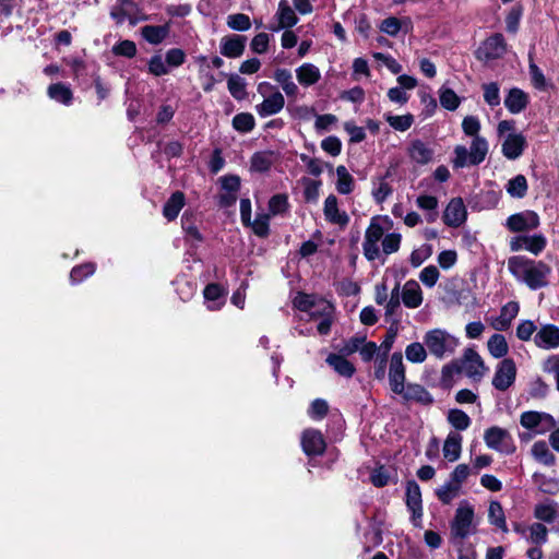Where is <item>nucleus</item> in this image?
<instances>
[{"label":"nucleus","instance_id":"37","mask_svg":"<svg viewBox=\"0 0 559 559\" xmlns=\"http://www.w3.org/2000/svg\"><path fill=\"white\" fill-rule=\"evenodd\" d=\"M47 94L52 100L61 103L66 106L72 103V91L70 86L64 83H55L49 85Z\"/></svg>","mask_w":559,"mask_h":559},{"label":"nucleus","instance_id":"55","mask_svg":"<svg viewBox=\"0 0 559 559\" xmlns=\"http://www.w3.org/2000/svg\"><path fill=\"white\" fill-rule=\"evenodd\" d=\"M548 530L542 523H533L528 527L527 540L535 545H543L547 542Z\"/></svg>","mask_w":559,"mask_h":559},{"label":"nucleus","instance_id":"56","mask_svg":"<svg viewBox=\"0 0 559 559\" xmlns=\"http://www.w3.org/2000/svg\"><path fill=\"white\" fill-rule=\"evenodd\" d=\"M254 126V117L249 112L237 114L233 118V127L239 132H250Z\"/></svg>","mask_w":559,"mask_h":559},{"label":"nucleus","instance_id":"27","mask_svg":"<svg viewBox=\"0 0 559 559\" xmlns=\"http://www.w3.org/2000/svg\"><path fill=\"white\" fill-rule=\"evenodd\" d=\"M405 401L416 402L423 405H429L433 402L432 395L420 384L408 383L404 386V392L399 393Z\"/></svg>","mask_w":559,"mask_h":559},{"label":"nucleus","instance_id":"40","mask_svg":"<svg viewBox=\"0 0 559 559\" xmlns=\"http://www.w3.org/2000/svg\"><path fill=\"white\" fill-rule=\"evenodd\" d=\"M532 478L538 490L544 493L556 495L559 491L558 478L549 477L542 473H534Z\"/></svg>","mask_w":559,"mask_h":559},{"label":"nucleus","instance_id":"52","mask_svg":"<svg viewBox=\"0 0 559 559\" xmlns=\"http://www.w3.org/2000/svg\"><path fill=\"white\" fill-rule=\"evenodd\" d=\"M227 87L235 99L242 100L247 97L246 82L239 75H230L227 81Z\"/></svg>","mask_w":559,"mask_h":559},{"label":"nucleus","instance_id":"42","mask_svg":"<svg viewBox=\"0 0 559 559\" xmlns=\"http://www.w3.org/2000/svg\"><path fill=\"white\" fill-rule=\"evenodd\" d=\"M427 350L425 343L413 342L405 347V357L412 364H423L428 357Z\"/></svg>","mask_w":559,"mask_h":559},{"label":"nucleus","instance_id":"54","mask_svg":"<svg viewBox=\"0 0 559 559\" xmlns=\"http://www.w3.org/2000/svg\"><path fill=\"white\" fill-rule=\"evenodd\" d=\"M402 235L399 233H390L384 236L381 242V254H392L399 251L401 247Z\"/></svg>","mask_w":559,"mask_h":559},{"label":"nucleus","instance_id":"34","mask_svg":"<svg viewBox=\"0 0 559 559\" xmlns=\"http://www.w3.org/2000/svg\"><path fill=\"white\" fill-rule=\"evenodd\" d=\"M142 37L152 45L160 44L169 34L168 24L145 25L141 28Z\"/></svg>","mask_w":559,"mask_h":559},{"label":"nucleus","instance_id":"29","mask_svg":"<svg viewBox=\"0 0 559 559\" xmlns=\"http://www.w3.org/2000/svg\"><path fill=\"white\" fill-rule=\"evenodd\" d=\"M462 436L457 432H450L443 443L442 453L449 462L460 459L462 452Z\"/></svg>","mask_w":559,"mask_h":559},{"label":"nucleus","instance_id":"32","mask_svg":"<svg viewBox=\"0 0 559 559\" xmlns=\"http://www.w3.org/2000/svg\"><path fill=\"white\" fill-rule=\"evenodd\" d=\"M274 80L281 85L283 92L288 97H296L299 93L298 85L294 82L289 70L280 68L274 71Z\"/></svg>","mask_w":559,"mask_h":559},{"label":"nucleus","instance_id":"45","mask_svg":"<svg viewBox=\"0 0 559 559\" xmlns=\"http://www.w3.org/2000/svg\"><path fill=\"white\" fill-rule=\"evenodd\" d=\"M461 493V487L449 479L441 487L436 489V496L443 504H450Z\"/></svg>","mask_w":559,"mask_h":559},{"label":"nucleus","instance_id":"22","mask_svg":"<svg viewBox=\"0 0 559 559\" xmlns=\"http://www.w3.org/2000/svg\"><path fill=\"white\" fill-rule=\"evenodd\" d=\"M391 174L377 175L371 178V197L377 204H382L392 193L393 188L388 181Z\"/></svg>","mask_w":559,"mask_h":559},{"label":"nucleus","instance_id":"44","mask_svg":"<svg viewBox=\"0 0 559 559\" xmlns=\"http://www.w3.org/2000/svg\"><path fill=\"white\" fill-rule=\"evenodd\" d=\"M487 347L493 358H503L509 352L507 340L502 334H493L488 340Z\"/></svg>","mask_w":559,"mask_h":559},{"label":"nucleus","instance_id":"8","mask_svg":"<svg viewBox=\"0 0 559 559\" xmlns=\"http://www.w3.org/2000/svg\"><path fill=\"white\" fill-rule=\"evenodd\" d=\"M484 441L489 449L507 455L514 453L516 449L511 433L498 426L485 430Z\"/></svg>","mask_w":559,"mask_h":559},{"label":"nucleus","instance_id":"63","mask_svg":"<svg viewBox=\"0 0 559 559\" xmlns=\"http://www.w3.org/2000/svg\"><path fill=\"white\" fill-rule=\"evenodd\" d=\"M269 224H270V214H258L254 221H251V226L253 233L260 237L266 236L269 234Z\"/></svg>","mask_w":559,"mask_h":559},{"label":"nucleus","instance_id":"58","mask_svg":"<svg viewBox=\"0 0 559 559\" xmlns=\"http://www.w3.org/2000/svg\"><path fill=\"white\" fill-rule=\"evenodd\" d=\"M227 26L235 31L245 32L251 27V21L243 13L230 14L227 16Z\"/></svg>","mask_w":559,"mask_h":559},{"label":"nucleus","instance_id":"61","mask_svg":"<svg viewBox=\"0 0 559 559\" xmlns=\"http://www.w3.org/2000/svg\"><path fill=\"white\" fill-rule=\"evenodd\" d=\"M459 368L455 360L451 361L448 365H444L441 370V384L443 388H451L454 383V376L459 374Z\"/></svg>","mask_w":559,"mask_h":559},{"label":"nucleus","instance_id":"20","mask_svg":"<svg viewBox=\"0 0 559 559\" xmlns=\"http://www.w3.org/2000/svg\"><path fill=\"white\" fill-rule=\"evenodd\" d=\"M534 516L549 524L557 522L554 532L559 534V504L556 501L547 500L537 503L534 508Z\"/></svg>","mask_w":559,"mask_h":559},{"label":"nucleus","instance_id":"62","mask_svg":"<svg viewBox=\"0 0 559 559\" xmlns=\"http://www.w3.org/2000/svg\"><path fill=\"white\" fill-rule=\"evenodd\" d=\"M94 272L95 265L92 263H85L72 269L70 273V281L72 284L81 283L84 278L92 275Z\"/></svg>","mask_w":559,"mask_h":559},{"label":"nucleus","instance_id":"28","mask_svg":"<svg viewBox=\"0 0 559 559\" xmlns=\"http://www.w3.org/2000/svg\"><path fill=\"white\" fill-rule=\"evenodd\" d=\"M528 104V95L521 88L513 87L504 98V106L511 114H520Z\"/></svg>","mask_w":559,"mask_h":559},{"label":"nucleus","instance_id":"12","mask_svg":"<svg viewBox=\"0 0 559 559\" xmlns=\"http://www.w3.org/2000/svg\"><path fill=\"white\" fill-rule=\"evenodd\" d=\"M389 383L391 390L397 394L404 392L405 386V366L401 353H393L389 362Z\"/></svg>","mask_w":559,"mask_h":559},{"label":"nucleus","instance_id":"2","mask_svg":"<svg viewBox=\"0 0 559 559\" xmlns=\"http://www.w3.org/2000/svg\"><path fill=\"white\" fill-rule=\"evenodd\" d=\"M293 304L298 310L307 312L311 320H319L317 326L319 334L330 333L335 319V307L332 302L314 295L298 293Z\"/></svg>","mask_w":559,"mask_h":559},{"label":"nucleus","instance_id":"24","mask_svg":"<svg viewBox=\"0 0 559 559\" xmlns=\"http://www.w3.org/2000/svg\"><path fill=\"white\" fill-rule=\"evenodd\" d=\"M297 82L305 88L313 86L321 80L320 69L310 62H305L295 69Z\"/></svg>","mask_w":559,"mask_h":559},{"label":"nucleus","instance_id":"9","mask_svg":"<svg viewBox=\"0 0 559 559\" xmlns=\"http://www.w3.org/2000/svg\"><path fill=\"white\" fill-rule=\"evenodd\" d=\"M520 424L537 435H544L556 427V420L550 414L535 411L522 413Z\"/></svg>","mask_w":559,"mask_h":559},{"label":"nucleus","instance_id":"50","mask_svg":"<svg viewBox=\"0 0 559 559\" xmlns=\"http://www.w3.org/2000/svg\"><path fill=\"white\" fill-rule=\"evenodd\" d=\"M439 100L443 108L451 111L457 109L461 104V98L457 96V94L453 90L445 86H442L439 90Z\"/></svg>","mask_w":559,"mask_h":559},{"label":"nucleus","instance_id":"53","mask_svg":"<svg viewBox=\"0 0 559 559\" xmlns=\"http://www.w3.org/2000/svg\"><path fill=\"white\" fill-rule=\"evenodd\" d=\"M147 70L154 76L167 75L170 72L165 59L160 53L153 55L147 61Z\"/></svg>","mask_w":559,"mask_h":559},{"label":"nucleus","instance_id":"14","mask_svg":"<svg viewBox=\"0 0 559 559\" xmlns=\"http://www.w3.org/2000/svg\"><path fill=\"white\" fill-rule=\"evenodd\" d=\"M323 215L328 223L345 227L349 223V215L342 210L335 194H329L323 203Z\"/></svg>","mask_w":559,"mask_h":559},{"label":"nucleus","instance_id":"21","mask_svg":"<svg viewBox=\"0 0 559 559\" xmlns=\"http://www.w3.org/2000/svg\"><path fill=\"white\" fill-rule=\"evenodd\" d=\"M534 343L543 349L559 347V328L554 324L543 325L534 336Z\"/></svg>","mask_w":559,"mask_h":559},{"label":"nucleus","instance_id":"26","mask_svg":"<svg viewBox=\"0 0 559 559\" xmlns=\"http://www.w3.org/2000/svg\"><path fill=\"white\" fill-rule=\"evenodd\" d=\"M409 158L419 165H426L433 158V150L420 140H415L408 146Z\"/></svg>","mask_w":559,"mask_h":559},{"label":"nucleus","instance_id":"49","mask_svg":"<svg viewBox=\"0 0 559 559\" xmlns=\"http://www.w3.org/2000/svg\"><path fill=\"white\" fill-rule=\"evenodd\" d=\"M506 189L512 198L521 199L527 192V180L523 175H518L508 181Z\"/></svg>","mask_w":559,"mask_h":559},{"label":"nucleus","instance_id":"60","mask_svg":"<svg viewBox=\"0 0 559 559\" xmlns=\"http://www.w3.org/2000/svg\"><path fill=\"white\" fill-rule=\"evenodd\" d=\"M484 100L490 106L496 107L500 104V90L497 83L491 82L483 85Z\"/></svg>","mask_w":559,"mask_h":559},{"label":"nucleus","instance_id":"41","mask_svg":"<svg viewBox=\"0 0 559 559\" xmlns=\"http://www.w3.org/2000/svg\"><path fill=\"white\" fill-rule=\"evenodd\" d=\"M438 199L433 195L421 194L416 199V205L427 212L426 219L429 223H432L437 219L438 213Z\"/></svg>","mask_w":559,"mask_h":559},{"label":"nucleus","instance_id":"33","mask_svg":"<svg viewBox=\"0 0 559 559\" xmlns=\"http://www.w3.org/2000/svg\"><path fill=\"white\" fill-rule=\"evenodd\" d=\"M412 27V22L409 17H405L403 20H400L395 16H389L384 19L381 24L379 25V29L389 35V36H396L400 31L403 28L405 32H407Z\"/></svg>","mask_w":559,"mask_h":559},{"label":"nucleus","instance_id":"59","mask_svg":"<svg viewBox=\"0 0 559 559\" xmlns=\"http://www.w3.org/2000/svg\"><path fill=\"white\" fill-rule=\"evenodd\" d=\"M432 254V247L430 245H421L414 249L409 257V262L414 267L421 265Z\"/></svg>","mask_w":559,"mask_h":559},{"label":"nucleus","instance_id":"25","mask_svg":"<svg viewBox=\"0 0 559 559\" xmlns=\"http://www.w3.org/2000/svg\"><path fill=\"white\" fill-rule=\"evenodd\" d=\"M278 25L271 29L277 32L282 28H290L298 23V17L287 0H281L276 12Z\"/></svg>","mask_w":559,"mask_h":559},{"label":"nucleus","instance_id":"19","mask_svg":"<svg viewBox=\"0 0 559 559\" xmlns=\"http://www.w3.org/2000/svg\"><path fill=\"white\" fill-rule=\"evenodd\" d=\"M301 447L307 455H321L325 450V440L316 429H307L301 436Z\"/></svg>","mask_w":559,"mask_h":559},{"label":"nucleus","instance_id":"16","mask_svg":"<svg viewBox=\"0 0 559 559\" xmlns=\"http://www.w3.org/2000/svg\"><path fill=\"white\" fill-rule=\"evenodd\" d=\"M526 146L525 135L522 133H509L502 141L501 152L506 158L514 160L522 156Z\"/></svg>","mask_w":559,"mask_h":559},{"label":"nucleus","instance_id":"4","mask_svg":"<svg viewBox=\"0 0 559 559\" xmlns=\"http://www.w3.org/2000/svg\"><path fill=\"white\" fill-rule=\"evenodd\" d=\"M423 340L429 353L438 359L451 356L460 345L459 338L443 329L427 331Z\"/></svg>","mask_w":559,"mask_h":559},{"label":"nucleus","instance_id":"64","mask_svg":"<svg viewBox=\"0 0 559 559\" xmlns=\"http://www.w3.org/2000/svg\"><path fill=\"white\" fill-rule=\"evenodd\" d=\"M439 276H440V273L435 265H428V266L424 267L419 273L420 282L425 286L430 287V288L437 284Z\"/></svg>","mask_w":559,"mask_h":559},{"label":"nucleus","instance_id":"17","mask_svg":"<svg viewBox=\"0 0 559 559\" xmlns=\"http://www.w3.org/2000/svg\"><path fill=\"white\" fill-rule=\"evenodd\" d=\"M467 216V211L465 204L461 198L452 199L443 213V222L445 225L450 227H459L465 221Z\"/></svg>","mask_w":559,"mask_h":559},{"label":"nucleus","instance_id":"47","mask_svg":"<svg viewBox=\"0 0 559 559\" xmlns=\"http://www.w3.org/2000/svg\"><path fill=\"white\" fill-rule=\"evenodd\" d=\"M273 164V154L271 152L254 153L250 160V168L252 171L264 173L267 171Z\"/></svg>","mask_w":559,"mask_h":559},{"label":"nucleus","instance_id":"57","mask_svg":"<svg viewBox=\"0 0 559 559\" xmlns=\"http://www.w3.org/2000/svg\"><path fill=\"white\" fill-rule=\"evenodd\" d=\"M289 207L286 194H275L269 201V211L271 215H281L287 212Z\"/></svg>","mask_w":559,"mask_h":559},{"label":"nucleus","instance_id":"1","mask_svg":"<svg viewBox=\"0 0 559 559\" xmlns=\"http://www.w3.org/2000/svg\"><path fill=\"white\" fill-rule=\"evenodd\" d=\"M507 265L518 282L533 290L548 285L551 267L544 261L528 259L524 255H513L508 259Z\"/></svg>","mask_w":559,"mask_h":559},{"label":"nucleus","instance_id":"23","mask_svg":"<svg viewBox=\"0 0 559 559\" xmlns=\"http://www.w3.org/2000/svg\"><path fill=\"white\" fill-rule=\"evenodd\" d=\"M401 298L405 307L409 309L418 308L424 299L419 284L414 280L407 281L402 287Z\"/></svg>","mask_w":559,"mask_h":559},{"label":"nucleus","instance_id":"15","mask_svg":"<svg viewBox=\"0 0 559 559\" xmlns=\"http://www.w3.org/2000/svg\"><path fill=\"white\" fill-rule=\"evenodd\" d=\"M406 506L412 512V523L415 526H420L423 516L421 491L414 480L408 481L406 485Z\"/></svg>","mask_w":559,"mask_h":559},{"label":"nucleus","instance_id":"6","mask_svg":"<svg viewBox=\"0 0 559 559\" xmlns=\"http://www.w3.org/2000/svg\"><path fill=\"white\" fill-rule=\"evenodd\" d=\"M455 362L460 373L463 372L467 378L476 382L480 381L488 371L483 358L473 348L465 349L463 356L455 360Z\"/></svg>","mask_w":559,"mask_h":559},{"label":"nucleus","instance_id":"48","mask_svg":"<svg viewBox=\"0 0 559 559\" xmlns=\"http://www.w3.org/2000/svg\"><path fill=\"white\" fill-rule=\"evenodd\" d=\"M385 120L394 130L405 132L413 126L414 116L412 114L401 116L386 114Z\"/></svg>","mask_w":559,"mask_h":559},{"label":"nucleus","instance_id":"36","mask_svg":"<svg viewBox=\"0 0 559 559\" xmlns=\"http://www.w3.org/2000/svg\"><path fill=\"white\" fill-rule=\"evenodd\" d=\"M185 206V194L180 191L174 192L163 207V215L168 221H174Z\"/></svg>","mask_w":559,"mask_h":559},{"label":"nucleus","instance_id":"46","mask_svg":"<svg viewBox=\"0 0 559 559\" xmlns=\"http://www.w3.org/2000/svg\"><path fill=\"white\" fill-rule=\"evenodd\" d=\"M488 520L490 524L497 526L503 532H508L504 512L500 502H490L488 508Z\"/></svg>","mask_w":559,"mask_h":559},{"label":"nucleus","instance_id":"51","mask_svg":"<svg viewBox=\"0 0 559 559\" xmlns=\"http://www.w3.org/2000/svg\"><path fill=\"white\" fill-rule=\"evenodd\" d=\"M447 418L451 426L456 430H466L471 425V418L468 415L457 408L450 409Z\"/></svg>","mask_w":559,"mask_h":559},{"label":"nucleus","instance_id":"43","mask_svg":"<svg viewBox=\"0 0 559 559\" xmlns=\"http://www.w3.org/2000/svg\"><path fill=\"white\" fill-rule=\"evenodd\" d=\"M204 298L207 302V308L210 310H218L223 305L224 300L223 297V290L219 285L217 284H209L204 289Z\"/></svg>","mask_w":559,"mask_h":559},{"label":"nucleus","instance_id":"5","mask_svg":"<svg viewBox=\"0 0 559 559\" xmlns=\"http://www.w3.org/2000/svg\"><path fill=\"white\" fill-rule=\"evenodd\" d=\"M258 93L263 97L262 103L255 105V112L261 118L278 114L285 106L284 95L270 82H261L257 87Z\"/></svg>","mask_w":559,"mask_h":559},{"label":"nucleus","instance_id":"10","mask_svg":"<svg viewBox=\"0 0 559 559\" xmlns=\"http://www.w3.org/2000/svg\"><path fill=\"white\" fill-rule=\"evenodd\" d=\"M516 365L511 358H503L496 367L492 385L499 391H507L515 382Z\"/></svg>","mask_w":559,"mask_h":559},{"label":"nucleus","instance_id":"35","mask_svg":"<svg viewBox=\"0 0 559 559\" xmlns=\"http://www.w3.org/2000/svg\"><path fill=\"white\" fill-rule=\"evenodd\" d=\"M336 178L337 179H336L335 188L340 194L346 195L354 191L355 179L349 174V171L347 170V168L345 166L340 165L336 167Z\"/></svg>","mask_w":559,"mask_h":559},{"label":"nucleus","instance_id":"3","mask_svg":"<svg viewBox=\"0 0 559 559\" xmlns=\"http://www.w3.org/2000/svg\"><path fill=\"white\" fill-rule=\"evenodd\" d=\"M392 226V221L389 216H373L366 228L362 241V252L368 261H376L381 258V250L379 242L385 236V226Z\"/></svg>","mask_w":559,"mask_h":559},{"label":"nucleus","instance_id":"39","mask_svg":"<svg viewBox=\"0 0 559 559\" xmlns=\"http://www.w3.org/2000/svg\"><path fill=\"white\" fill-rule=\"evenodd\" d=\"M488 153V143L485 138L476 136L472 140L469 148V164H480Z\"/></svg>","mask_w":559,"mask_h":559},{"label":"nucleus","instance_id":"30","mask_svg":"<svg viewBox=\"0 0 559 559\" xmlns=\"http://www.w3.org/2000/svg\"><path fill=\"white\" fill-rule=\"evenodd\" d=\"M245 44L242 36L224 37L221 40V53L227 58H238L243 53Z\"/></svg>","mask_w":559,"mask_h":559},{"label":"nucleus","instance_id":"18","mask_svg":"<svg viewBox=\"0 0 559 559\" xmlns=\"http://www.w3.org/2000/svg\"><path fill=\"white\" fill-rule=\"evenodd\" d=\"M507 50V44L501 34H495L487 38L478 49L479 58L486 60L497 59Z\"/></svg>","mask_w":559,"mask_h":559},{"label":"nucleus","instance_id":"11","mask_svg":"<svg viewBox=\"0 0 559 559\" xmlns=\"http://www.w3.org/2000/svg\"><path fill=\"white\" fill-rule=\"evenodd\" d=\"M547 246V239L542 234L513 237L510 240V249L513 252L528 251L533 255H539Z\"/></svg>","mask_w":559,"mask_h":559},{"label":"nucleus","instance_id":"7","mask_svg":"<svg viewBox=\"0 0 559 559\" xmlns=\"http://www.w3.org/2000/svg\"><path fill=\"white\" fill-rule=\"evenodd\" d=\"M474 509L467 501H462L451 522V534L456 538H466L474 533Z\"/></svg>","mask_w":559,"mask_h":559},{"label":"nucleus","instance_id":"31","mask_svg":"<svg viewBox=\"0 0 559 559\" xmlns=\"http://www.w3.org/2000/svg\"><path fill=\"white\" fill-rule=\"evenodd\" d=\"M326 364L340 376L350 378L355 371V366L342 354H330L326 357Z\"/></svg>","mask_w":559,"mask_h":559},{"label":"nucleus","instance_id":"38","mask_svg":"<svg viewBox=\"0 0 559 559\" xmlns=\"http://www.w3.org/2000/svg\"><path fill=\"white\" fill-rule=\"evenodd\" d=\"M531 454L535 461L546 466H552L556 463V456L549 450L545 441H536L532 445Z\"/></svg>","mask_w":559,"mask_h":559},{"label":"nucleus","instance_id":"13","mask_svg":"<svg viewBox=\"0 0 559 559\" xmlns=\"http://www.w3.org/2000/svg\"><path fill=\"white\" fill-rule=\"evenodd\" d=\"M539 216L534 211H523L508 217L506 226L514 233L536 229L539 226Z\"/></svg>","mask_w":559,"mask_h":559}]
</instances>
